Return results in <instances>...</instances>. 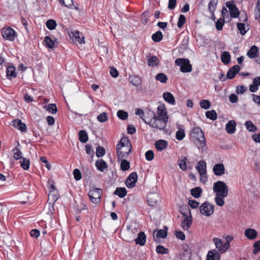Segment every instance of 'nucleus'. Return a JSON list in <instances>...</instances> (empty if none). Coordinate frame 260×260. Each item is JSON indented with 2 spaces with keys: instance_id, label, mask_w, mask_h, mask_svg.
<instances>
[{
  "instance_id": "f257e3e1",
  "label": "nucleus",
  "mask_w": 260,
  "mask_h": 260,
  "mask_svg": "<svg viewBox=\"0 0 260 260\" xmlns=\"http://www.w3.org/2000/svg\"><path fill=\"white\" fill-rule=\"evenodd\" d=\"M213 191L215 193L214 201L219 206L224 204V198L227 197L229 192L228 185L223 181H218L213 184Z\"/></svg>"
},
{
  "instance_id": "f03ea898",
  "label": "nucleus",
  "mask_w": 260,
  "mask_h": 260,
  "mask_svg": "<svg viewBox=\"0 0 260 260\" xmlns=\"http://www.w3.org/2000/svg\"><path fill=\"white\" fill-rule=\"evenodd\" d=\"M117 160L127 157L131 152V144L128 138L123 137L116 146Z\"/></svg>"
},
{
  "instance_id": "7ed1b4c3",
  "label": "nucleus",
  "mask_w": 260,
  "mask_h": 260,
  "mask_svg": "<svg viewBox=\"0 0 260 260\" xmlns=\"http://www.w3.org/2000/svg\"><path fill=\"white\" fill-rule=\"evenodd\" d=\"M191 134L192 137L198 141L199 148L204 147L206 144V140L202 129L199 127H193L191 130Z\"/></svg>"
},
{
  "instance_id": "20e7f679",
  "label": "nucleus",
  "mask_w": 260,
  "mask_h": 260,
  "mask_svg": "<svg viewBox=\"0 0 260 260\" xmlns=\"http://www.w3.org/2000/svg\"><path fill=\"white\" fill-rule=\"evenodd\" d=\"M143 120L146 123L148 124L151 127L158 129H162L165 128L167 123V121L156 117V115H154L153 118L149 122L146 121L144 119H143Z\"/></svg>"
},
{
  "instance_id": "39448f33",
  "label": "nucleus",
  "mask_w": 260,
  "mask_h": 260,
  "mask_svg": "<svg viewBox=\"0 0 260 260\" xmlns=\"http://www.w3.org/2000/svg\"><path fill=\"white\" fill-rule=\"evenodd\" d=\"M139 232V226L136 224H131L126 226V233L125 237V241L132 242Z\"/></svg>"
},
{
  "instance_id": "423d86ee",
  "label": "nucleus",
  "mask_w": 260,
  "mask_h": 260,
  "mask_svg": "<svg viewBox=\"0 0 260 260\" xmlns=\"http://www.w3.org/2000/svg\"><path fill=\"white\" fill-rule=\"evenodd\" d=\"M175 62L177 66L180 67V71L183 73L190 72L192 70V66L187 59L177 58Z\"/></svg>"
},
{
  "instance_id": "0eeeda50",
  "label": "nucleus",
  "mask_w": 260,
  "mask_h": 260,
  "mask_svg": "<svg viewBox=\"0 0 260 260\" xmlns=\"http://www.w3.org/2000/svg\"><path fill=\"white\" fill-rule=\"evenodd\" d=\"M102 193V190L101 189L92 187L88 192V196L91 202L96 204L100 202Z\"/></svg>"
},
{
  "instance_id": "6e6552de",
  "label": "nucleus",
  "mask_w": 260,
  "mask_h": 260,
  "mask_svg": "<svg viewBox=\"0 0 260 260\" xmlns=\"http://www.w3.org/2000/svg\"><path fill=\"white\" fill-rule=\"evenodd\" d=\"M200 210L202 215L209 216L214 212V206L209 203L205 202L200 206Z\"/></svg>"
},
{
  "instance_id": "1a4fd4ad",
  "label": "nucleus",
  "mask_w": 260,
  "mask_h": 260,
  "mask_svg": "<svg viewBox=\"0 0 260 260\" xmlns=\"http://www.w3.org/2000/svg\"><path fill=\"white\" fill-rule=\"evenodd\" d=\"M156 117L163 119L168 122V116L165 105L164 104H159L157 108Z\"/></svg>"
},
{
  "instance_id": "9d476101",
  "label": "nucleus",
  "mask_w": 260,
  "mask_h": 260,
  "mask_svg": "<svg viewBox=\"0 0 260 260\" xmlns=\"http://www.w3.org/2000/svg\"><path fill=\"white\" fill-rule=\"evenodd\" d=\"M213 242L217 250L221 253L225 252L229 248L228 244L223 243L220 239L214 238L213 239Z\"/></svg>"
},
{
  "instance_id": "9b49d317",
  "label": "nucleus",
  "mask_w": 260,
  "mask_h": 260,
  "mask_svg": "<svg viewBox=\"0 0 260 260\" xmlns=\"http://www.w3.org/2000/svg\"><path fill=\"white\" fill-rule=\"evenodd\" d=\"M2 34L5 39L10 41H13L16 36V33L15 30L10 27L3 28Z\"/></svg>"
},
{
  "instance_id": "f8f14e48",
  "label": "nucleus",
  "mask_w": 260,
  "mask_h": 260,
  "mask_svg": "<svg viewBox=\"0 0 260 260\" xmlns=\"http://www.w3.org/2000/svg\"><path fill=\"white\" fill-rule=\"evenodd\" d=\"M226 6L229 8L231 16L233 18H237L239 15L238 9L235 5L234 1L226 2Z\"/></svg>"
},
{
  "instance_id": "ddd939ff",
  "label": "nucleus",
  "mask_w": 260,
  "mask_h": 260,
  "mask_svg": "<svg viewBox=\"0 0 260 260\" xmlns=\"http://www.w3.org/2000/svg\"><path fill=\"white\" fill-rule=\"evenodd\" d=\"M183 218L181 221V225L182 228L184 230H188L190 225L192 224V217L190 214L189 216L187 215L186 214H183Z\"/></svg>"
},
{
  "instance_id": "4468645a",
  "label": "nucleus",
  "mask_w": 260,
  "mask_h": 260,
  "mask_svg": "<svg viewBox=\"0 0 260 260\" xmlns=\"http://www.w3.org/2000/svg\"><path fill=\"white\" fill-rule=\"evenodd\" d=\"M137 174L135 172L131 173L127 178L126 181V185L129 188H133L136 184L137 180Z\"/></svg>"
},
{
  "instance_id": "2eb2a0df",
  "label": "nucleus",
  "mask_w": 260,
  "mask_h": 260,
  "mask_svg": "<svg viewBox=\"0 0 260 260\" xmlns=\"http://www.w3.org/2000/svg\"><path fill=\"white\" fill-rule=\"evenodd\" d=\"M213 171L216 176H221L225 173V168L223 164H217L213 167Z\"/></svg>"
},
{
  "instance_id": "dca6fc26",
  "label": "nucleus",
  "mask_w": 260,
  "mask_h": 260,
  "mask_svg": "<svg viewBox=\"0 0 260 260\" xmlns=\"http://www.w3.org/2000/svg\"><path fill=\"white\" fill-rule=\"evenodd\" d=\"M72 36H70L73 41L76 43L78 42L79 44L84 43V38L83 35L80 33L79 31H74L72 32Z\"/></svg>"
},
{
  "instance_id": "f3484780",
  "label": "nucleus",
  "mask_w": 260,
  "mask_h": 260,
  "mask_svg": "<svg viewBox=\"0 0 260 260\" xmlns=\"http://www.w3.org/2000/svg\"><path fill=\"white\" fill-rule=\"evenodd\" d=\"M244 235L248 240H253L257 237V232L253 229L248 228L245 231Z\"/></svg>"
},
{
  "instance_id": "a211bd4d",
  "label": "nucleus",
  "mask_w": 260,
  "mask_h": 260,
  "mask_svg": "<svg viewBox=\"0 0 260 260\" xmlns=\"http://www.w3.org/2000/svg\"><path fill=\"white\" fill-rule=\"evenodd\" d=\"M13 125L17 129L20 130L22 132L26 131V125L22 122V121L18 119H16L13 120Z\"/></svg>"
},
{
  "instance_id": "6ab92c4d",
  "label": "nucleus",
  "mask_w": 260,
  "mask_h": 260,
  "mask_svg": "<svg viewBox=\"0 0 260 260\" xmlns=\"http://www.w3.org/2000/svg\"><path fill=\"white\" fill-rule=\"evenodd\" d=\"M168 142L164 140H158L155 143V147L158 151H162L168 147Z\"/></svg>"
},
{
  "instance_id": "aec40b11",
  "label": "nucleus",
  "mask_w": 260,
  "mask_h": 260,
  "mask_svg": "<svg viewBox=\"0 0 260 260\" xmlns=\"http://www.w3.org/2000/svg\"><path fill=\"white\" fill-rule=\"evenodd\" d=\"M187 158L185 156H181L178 158L177 164L179 168L182 171H186L187 170Z\"/></svg>"
},
{
  "instance_id": "412c9836",
  "label": "nucleus",
  "mask_w": 260,
  "mask_h": 260,
  "mask_svg": "<svg viewBox=\"0 0 260 260\" xmlns=\"http://www.w3.org/2000/svg\"><path fill=\"white\" fill-rule=\"evenodd\" d=\"M164 100L172 105H175V100L173 95L169 92H165L162 94Z\"/></svg>"
},
{
  "instance_id": "4be33fe9",
  "label": "nucleus",
  "mask_w": 260,
  "mask_h": 260,
  "mask_svg": "<svg viewBox=\"0 0 260 260\" xmlns=\"http://www.w3.org/2000/svg\"><path fill=\"white\" fill-rule=\"evenodd\" d=\"M167 236V231L163 230H155L153 232V238L155 241L159 238H166Z\"/></svg>"
},
{
  "instance_id": "5701e85b",
  "label": "nucleus",
  "mask_w": 260,
  "mask_h": 260,
  "mask_svg": "<svg viewBox=\"0 0 260 260\" xmlns=\"http://www.w3.org/2000/svg\"><path fill=\"white\" fill-rule=\"evenodd\" d=\"M240 67L238 65H235L230 69L226 74V77L229 79H233L236 74L240 71Z\"/></svg>"
},
{
  "instance_id": "b1692460",
  "label": "nucleus",
  "mask_w": 260,
  "mask_h": 260,
  "mask_svg": "<svg viewBox=\"0 0 260 260\" xmlns=\"http://www.w3.org/2000/svg\"><path fill=\"white\" fill-rule=\"evenodd\" d=\"M236 123L234 120H230L226 124V131L228 134H233L236 131Z\"/></svg>"
},
{
  "instance_id": "393cba45",
  "label": "nucleus",
  "mask_w": 260,
  "mask_h": 260,
  "mask_svg": "<svg viewBox=\"0 0 260 260\" xmlns=\"http://www.w3.org/2000/svg\"><path fill=\"white\" fill-rule=\"evenodd\" d=\"M146 238L145 233L144 232H140L138 234V237L135 239V243L136 244L143 246L146 242Z\"/></svg>"
},
{
  "instance_id": "a878e982",
  "label": "nucleus",
  "mask_w": 260,
  "mask_h": 260,
  "mask_svg": "<svg viewBox=\"0 0 260 260\" xmlns=\"http://www.w3.org/2000/svg\"><path fill=\"white\" fill-rule=\"evenodd\" d=\"M95 165L97 169L101 172H104L108 168L106 162L102 159L96 160Z\"/></svg>"
},
{
  "instance_id": "bb28decb",
  "label": "nucleus",
  "mask_w": 260,
  "mask_h": 260,
  "mask_svg": "<svg viewBox=\"0 0 260 260\" xmlns=\"http://www.w3.org/2000/svg\"><path fill=\"white\" fill-rule=\"evenodd\" d=\"M17 76L16 69L13 66H9L7 69V77L10 79L12 80L15 78Z\"/></svg>"
},
{
  "instance_id": "cd10ccee",
  "label": "nucleus",
  "mask_w": 260,
  "mask_h": 260,
  "mask_svg": "<svg viewBox=\"0 0 260 260\" xmlns=\"http://www.w3.org/2000/svg\"><path fill=\"white\" fill-rule=\"evenodd\" d=\"M220 255L216 250H210L208 252L206 260H219Z\"/></svg>"
},
{
  "instance_id": "c85d7f7f",
  "label": "nucleus",
  "mask_w": 260,
  "mask_h": 260,
  "mask_svg": "<svg viewBox=\"0 0 260 260\" xmlns=\"http://www.w3.org/2000/svg\"><path fill=\"white\" fill-rule=\"evenodd\" d=\"M157 195L155 193H150L147 197V202L149 206H154L157 203Z\"/></svg>"
},
{
  "instance_id": "c756f323",
  "label": "nucleus",
  "mask_w": 260,
  "mask_h": 260,
  "mask_svg": "<svg viewBox=\"0 0 260 260\" xmlns=\"http://www.w3.org/2000/svg\"><path fill=\"white\" fill-rule=\"evenodd\" d=\"M196 169L200 173H204L206 172V163L205 160H200L198 162L196 166Z\"/></svg>"
},
{
  "instance_id": "7c9ffc66",
  "label": "nucleus",
  "mask_w": 260,
  "mask_h": 260,
  "mask_svg": "<svg viewBox=\"0 0 260 260\" xmlns=\"http://www.w3.org/2000/svg\"><path fill=\"white\" fill-rule=\"evenodd\" d=\"M258 51V49L256 46H252L249 50L247 52V55L249 58H253L256 56Z\"/></svg>"
},
{
  "instance_id": "2f4dec72",
  "label": "nucleus",
  "mask_w": 260,
  "mask_h": 260,
  "mask_svg": "<svg viewBox=\"0 0 260 260\" xmlns=\"http://www.w3.org/2000/svg\"><path fill=\"white\" fill-rule=\"evenodd\" d=\"M247 130L249 132H254L257 131V127L250 120L246 121L244 124Z\"/></svg>"
},
{
  "instance_id": "473e14b6",
  "label": "nucleus",
  "mask_w": 260,
  "mask_h": 260,
  "mask_svg": "<svg viewBox=\"0 0 260 260\" xmlns=\"http://www.w3.org/2000/svg\"><path fill=\"white\" fill-rule=\"evenodd\" d=\"M126 193V190L124 187H117L114 191V194L121 198H124Z\"/></svg>"
},
{
  "instance_id": "72a5a7b5",
  "label": "nucleus",
  "mask_w": 260,
  "mask_h": 260,
  "mask_svg": "<svg viewBox=\"0 0 260 260\" xmlns=\"http://www.w3.org/2000/svg\"><path fill=\"white\" fill-rule=\"evenodd\" d=\"M237 28L242 35H245L249 29L248 26L243 23H238Z\"/></svg>"
},
{
  "instance_id": "f704fd0d",
  "label": "nucleus",
  "mask_w": 260,
  "mask_h": 260,
  "mask_svg": "<svg viewBox=\"0 0 260 260\" xmlns=\"http://www.w3.org/2000/svg\"><path fill=\"white\" fill-rule=\"evenodd\" d=\"M221 59L223 63L226 64L231 60V55L229 52L224 51L221 55Z\"/></svg>"
},
{
  "instance_id": "c9c22d12",
  "label": "nucleus",
  "mask_w": 260,
  "mask_h": 260,
  "mask_svg": "<svg viewBox=\"0 0 260 260\" xmlns=\"http://www.w3.org/2000/svg\"><path fill=\"white\" fill-rule=\"evenodd\" d=\"M158 63V58L155 56H151L148 58V64L149 66L155 67L156 66Z\"/></svg>"
},
{
  "instance_id": "e433bc0d",
  "label": "nucleus",
  "mask_w": 260,
  "mask_h": 260,
  "mask_svg": "<svg viewBox=\"0 0 260 260\" xmlns=\"http://www.w3.org/2000/svg\"><path fill=\"white\" fill-rule=\"evenodd\" d=\"M163 38V35L160 31H157L152 36V39L155 42H158L160 41Z\"/></svg>"
},
{
  "instance_id": "4c0bfd02",
  "label": "nucleus",
  "mask_w": 260,
  "mask_h": 260,
  "mask_svg": "<svg viewBox=\"0 0 260 260\" xmlns=\"http://www.w3.org/2000/svg\"><path fill=\"white\" fill-rule=\"evenodd\" d=\"M202 189L200 187H197L191 189V194L196 198H198L201 196Z\"/></svg>"
},
{
  "instance_id": "58836bf2",
  "label": "nucleus",
  "mask_w": 260,
  "mask_h": 260,
  "mask_svg": "<svg viewBox=\"0 0 260 260\" xmlns=\"http://www.w3.org/2000/svg\"><path fill=\"white\" fill-rule=\"evenodd\" d=\"M21 167L25 170H27L29 168V160L25 158H22L20 160Z\"/></svg>"
},
{
  "instance_id": "ea45409f",
  "label": "nucleus",
  "mask_w": 260,
  "mask_h": 260,
  "mask_svg": "<svg viewBox=\"0 0 260 260\" xmlns=\"http://www.w3.org/2000/svg\"><path fill=\"white\" fill-rule=\"evenodd\" d=\"M79 140L82 143H86L88 139L87 133L84 131H80L79 133Z\"/></svg>"
},
{
  "instance_id": "a19ab883",
  "label": "nucleus",
  "mask_w": 260,
  "mask_h": 260,
  "mask_svg": "<svg viewBox=\"0 0 260 260\" xmlns=\"http://www.w3.org/2000/svg\"><path fill=\"white\" fill-rule=\"evenodd\" d=\"M217 0H210L208 4V9L210 13H214L217 6Z\"/></svg>"
},
{
  "instance_id": "79ce46f5",
  "label": "nucleus",
  "mask_w": 260,
  "mask_h": 260,
  "mask_svg": "<svg viewBox=\"0 0 260 260\" xmlns=\"http://www.w3.org/2000/svg\"><path fill=\"white\" fill-rule=\"evenodd\" d=\"M206 117L212 120H215L217 119V114L214 110L208 111L206 112Z\"/></svg>"
},
{
  "instance_id": "37998d69",
  "label": "nucleus",
  "mask_w": 260,
  "mask_h": 260,
  "mask_svg": "<svg viewBox=\"0 0 260 260\" xmlns=\"http://www.w3.org/2000/svg\"><path fill=\"white\" fill-rule=\"evenodd\" d=\"M47 27L50 30L54 29L56 26V21L53 19H49L46 23Z\"/></svg>"
},
{
  "instance_id": "c03bdc74",
  "label": "nucleus",
  "mask_w": 260,
  "mask_h": 260,
  "mask_svg": "<svg viewBox=\"0 0 260 260\" xmlns=\"http://www.w3.org/2000/svg\"><path fill=\"white\" fill-rule=\"evenodd\" d=\"M157 81H160L161 83H165L167 82L168 78L164 73H158L155 77Z\"/></svg>"
},
{
  "instance_id": "a18cd8bd",
  "label": "nucleus",
  "mask_w": 260,
  "mask_h": 260,
  "mask_svg": "<svg viewBox=\"0 0 260 260\" xmlns=\"http://www.w3.org/2000/svg\"><path fill=\"white\" fill-rule=\"evenodd\" d=\"M121 164H120V167L121 169L123 171H126L127 170L129 167V162L125 159V158H123L122 159H121Z\"/></svg>"
},
{
  "instance_id": "49530a36",
  "label": "nucleus",
  "mask_w": 260,
  "mask_h": 260,
  "mask_svg": "<svg viewBox=\"0 0 260 260\" xmlns=\"http://www.w3.org/2000/svg\"><path fill=\"white\" fill-rule=\"evenodd\" d=\"M98 120L100 122H105L108 119V116L107 113L102 112L97 117Z\"/></svg>"
},
{
  "instance_id": "de8ad7c7",
  "label": "nucleus",
  "mask_w": 260,
  "mask_h": 260,
  "mask_svg": "<svg viewBox=\"0 0 260 260\" xmlns=\"http://www.w3.org/2000/svg\"><path fill=\"white\" fill-rule=\"evenodd\" d=\"M185 134L183 129L179 128L176 134V138L179 140H182L185 137Z\"/></svg>"
},
{
  "instance_id": "09e8293b",
  "label": "nucleus",
  "mask_w": 260,
  "mask_h": 260,
  "mask_svg": "<svg viewBox=\"0 0 260 260\" xmlns=\"http://www.w3.org/2000/svg\"><path fill=\"white\" fill-rule=\"evenodd\" d=\"M44 41L47 47L50 48H53L54 47V42L49 36H46Z\"/></svg>"
},
{
  "instance_id": "8fccbe9b",
  "label": "nucleus",
  "mask_w": 260,
  "mask_h": 260,
  "mask_svg": "<svg viewBox=\"0 0 260 260\" xmlns=\"http://www.w3.org/2000/svg\"><path fill=\"white\" fill-rule=\"evenodd\" d=\"M46 109L52 114H55L57 111L55 104H49L46 106Z\"/></svg>"
},
{
  "instance_id": "3c124183",
  "label": "nucleus",
  "mask_w": 260,
  "mask_h": 260,
  "mask_svg": "<svg viewBox=\"0 0 260 260\" xmlns=\"http://www.w3.org/2000/svg\"><path fill=\"white\" fill-rule=\"evenodd\" d=\"M60 4L68 8H71L73 5L72 0H59Z\"/></svg>"
},
{
  "instance_id": "603ef678",
  "label": "nucleus",
  "mask_w": 260,
  "mask_h": 260,
  "mask_svg": "<svg viewBox=\"0 0 260 260\" xmlns=\"http://www.w3.org/2000/svg\"><path fill=\"white\" fill-rule=\"evenodd\" d=\"M117 115L118 118L122 120H125L128 117L127 113L121 110L118 111Z\"/></svg>"
},
{
  "instance_id": "864d4df0",
  "label": "nucleus",
  "mask_w": 260,
  "mask_h": 260,
  "mask_svg": "<svg viewBox=\"0 0 260 260\" xmlns=\"http://www.w3.org/2000/svg\"><path fill=\"white\" fill-rule=\"evenodd\" d=\"M224 24V19L220 18L216 22V28L217 30H220L222 29Z\"/></svg>"
},
{
  "instance_id": "5fc2aeb1",
  "label": "nucleus",
  "mask_w": 260,
  "mask_h": 260,
  "mask_svg": "<svg viewBox=\"0 0 260 260\" xmlns=\"http://www.w3.org/2000/svg\"><path fill=\"white\" fill-rule=\"evenodd\" d=\"M96 150V155L98 157L103 156L105 154V150L103 147L98 146Z\"/></svg>"
},
{
  "instance_id": "6e6d98bb",
  "label": "nucleus",
  "mask_w": 260,
  "mask_h": 260,
  "mask_svg": "<svg viewBox=\"0 0 260 260\" xmlns=\"http://www.w3.org/2000/svg\"><path fill=\"white\" fill-rule=\"evenodd\" d=\"M185 20V17L183 15H180L178 18L177 26L179 28H181L184 25Z\"/></svg>"
},
{
  "instance_id": "4d7b16f0",
  "label": "nucleus",
  "mask_w": 260,
  "mask_h": 260,
  "mask_svg": "<svg viewBox=\"0 0 260 260\" xmlns=\"http://www.w3.org/2000/svg\"><path fill=\"white\" fill-rule=\"evenodd\" d=\"M14 151V157L15 159L17 160L19 159H21L22 158V153L21 151L18 148H15L13 150Z\"/></svg>"
},
{
  "instance_id": "13d9d810",
  "label": "nucleus",
  "mask_w": 260,
  "mask_h": 260,
  "mask_svg": "<svg viewBox=\"0 0 260 260\" xmlns=\"http://www.w3.org/2000/svg\"><path fill=\"white\" fill-rule=\"evenodd\" d=\"M156 251L158 253L165 254L168 253V249L165 248L164 246L158 245L156 247Z\"/></svg>"
},
{
  "instance_id": "bf43d9fd",
  "label": "nucleus",
  "mask_w": 260,
  "mask_h": 260,
  "mask_svg": "<svg viewBox=\"0 0 260 260\" xmlns=\"http://www.w3.org/2000/svg\"><path fill=\"white\" fill-rule=\"evenodd\" d=\"M200 106L204 109H208L210 106V103L208 100H203L200 102Z\"/></svg>"
},
{
  "instance_id": "052dcab7",
  "label": "nucleus",
  "mask_w": 260,
  "mask_h": 260,
  "mask_svg": "<svg viewBox=\"0 0 260 260\" xmlns=\"http://www.w3.org/2000/svg\"><path fill=\"white\" fill-rule=\"evenodd\" d=\"M73 175L76 180H80L82 178L81 173L79 169H76L73 171Z\"/></svg>"
},
{
  "instance_id": "680f3d73",
  "label": "nucleus",
  "mask_w": 260,
  "mask_h": 260,
  "mask_svg": "<svg viewBox=\"0 0 260 260\" xmlns=\"http://www.w3.org/2000/svg\"><path fill=\"white\" fill-rule=\"evenodd\" d=\"M154 158V153L152 150H148L145 153V158L148 161L152 160Z\"/></svg>"
},
{
  "instance_id": "e2e57ef3",
  "label": "nucleus",
  "mask_w": 260,
  "mask_h": 260,
  "mask_svg": "<svg viewBox=\"0 0 260 260\" xmlns=\"http://www.w3.org/2000/svg\"><path fill=\"white\" fill-rule=\"evenodd\" d=\"M253 247L254 248L253 250L254 254H256L258 252H260V240L255 242L253 244Z\"/></svg>"
},
{
  "instance_id": "0e129e2a",
  "label": "nucleus",
  "mask_w": 260,
  "mask_h": 260,
  "mask_svg": "<svg viewBox=\"0 0 260 260\" xmlns=\"http://www.w3.org/2000/svg\"><path fill=\"white\" fill-rule=\"evenodd\" d=\"M30 235L33 238H37L40 236V231L37 229L32 230L30 232Z\"/></svg>"
},
{
  "instance_id": "69168bd1",
  "label": "nucleus",
  "mask_w": 260,
  "mask_h": 260,
  "mask_svg": "<svg viewBox=\"0 0 260 260\" xmlns=\"http://www.w3.org/2000/svg\"><path fill=\"white\" fill-rule=\"evenodd\" d=\"M175 235L177 238L180 239L182 240H184L185 238L184 234L180 231H176Z\"/></svg>"
},
{
  "instance_id": "338daca9",
  "label": "nucleus",
  "mask_w": 260,
  "mask_h": 260,
  "mask_svg": "<svg viewBox=\"0 0 260 260\" xmlns=\"http://www.w3.org/2000/svg\"><path fill=\"white\" fill-rule=\"evenodd\" d=\"M176 0H169L168 8L170 10L174 9L176 7Z\"/></svg>"
},
{
  "instance_id": "774afa93",
  "label": "nucleus",
  "mask_w": 260,
  "mask_h": 260,
  "mask_svg": "<svg viewBox=\"0 0 260 260\" xmlns=\"http://www.w3.org/2000/svg\"><path fill=\"white\" fill-rule=\"evenodd\" d=\"M253 140L256 143H260V133L254 134L252 136Z\"/></svg>"
}]
</instances>
